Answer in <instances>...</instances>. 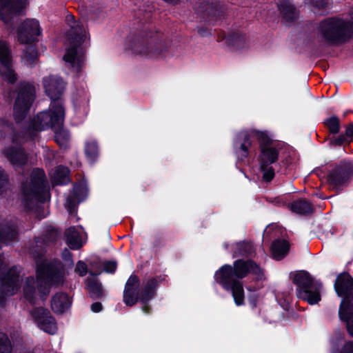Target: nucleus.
I'll return each instance as SVG.
<instances>
[{
	"mask_svg": "<svg viewBox=\"0 0 353 353\" xmlns=\"http://www.w3.org/2000/svg\"><path fill=\"white\" fill-rule=\"evenodd\" d=\"M254 139L261 142V154L259 157L260 170L263 173V179L270 181L274 176L272 164L277 160L279 152L272 143H269V138L265 133L255 130L240 132L234 143L237 160L242 161L248 157Z\"/></svg>",
	"mask_w": 353,
	"mask_h": 353,
	"instance_id": "obj_1",
	"label": "nucleus"
},
{
	"mask_svg": "<svg viewBox=\"0 0 353 353\" xmlns=\"http://www.w3.org/2000/svg\"><path fill=\"white\" fill-rule=\"evenodd\" d=\"M249 273L255 274L259 279L263 276V270L252 261L236 260L234 263V268L230 265L221 267L215 272L214 279L225 290L232 292L235 304L239 306L244 303V291L239 279L244 278Z\"/></svg>",
	"mask_w": 353,
	"mask_h": 353,
	"instance_id": "obj_2",
	"label": "nucleus"
},
{
	"mask_svg": "<svg viewBox=\"0 0 353 353\" xmlns=\"http://www.w3.org/2000/svg\"><path fill=\"white\" fill-rule=\"evenodd\" d=\"M64 272L59 265H53L46 261L37 262V280L33 277L27 278L23 286V294L26 299L31 303L37 292L41 299L49 294L50 288L54 284H59L63 281Z\"/></svg>",
	"mask_w": 353,
	"mask_h": 353,
	"instance_id": "obj_3",
	"label": "nucleus"
},
{
	"mask_svg": "<svg viewBox=\"0 0 353 353\" xmlns=\"http://www.w3.org/2000/svg\"><path fill=\"white\" fill-rule=\"evenodd\" d=\"M66 21L70 27L71 46L67 49L63 59L72 72L79 73L84 66L83 45L89 39L87 28L81 21H75L72 15H68Z\"/></svg>",
	"mask_w": 353,
	"mask_h": 353,
	"instance_id": "obj_4",
	"label": "nucleus"
},
{
	"mask_svg": "<svg viewBox=\"0 0 353 353\" xmlns=\"http://www.w3.org/2000/svg\"><path fill=\"white\" fill-rule=\"evenodd\" d=\"M353 36V22L339 17L327 18L320 22L317 37L324 44L339 46Z\"/></svg>",
	"mask_w": 353,
	"mask_h": 353,
	"instance_id": "obj_5",
	"label": "nucleus"
},
{
	"mask_svg": "<svg viewBox=\"0 0 353 353\" xmlns=\"http://www.w3.org/2000/svg\"><path fill=\"white\" fill-rule=\"evenodd\" d=\"M334 288L339 296H344L340 304L339 318L345 323L347 332L353 336V278L347 273L339 275Z\"/></svg>",
	"mask_w": 353,
	"mask_h": 353,
	"instance_id": "obj_6",
	"label": "nucleus"
},
{
	"mask_svg": "<svg viewBox=\"0 0 353 353\" xmlns=\"http://www.w3.org/2000/svg\"><path fill=\"white\" fill-rule=\"evenodd\" d=\"M290 278L296 285V294L299 299L312 305L317 304L321 300L323 285L308 272L303 270L292 272Z\"/></svg>",
	"mask_w": 353,
	"mask_h": 353,
	"instance_id": "obj_7",
	"label": "nucleus"
},
{
	"mask_svg": "<svg viewBox=\"0 0 353 353\" xmlns=\"http://www.w3.org/2000/svg\"><path fill=\"white\" fill-rule=\"evenodd\" d=\"M57 113L55 114L48 112H40L37 114L32 123V128L36 131L52 128L54 132V139L60 146H65L69 139L68 132L63 128L65 117V110L61 105L57 107Z\"/></svg>",
	"mask_w": 353,
	"mask_h": 353,
	"instance_id": "obj_8",
	"label": "nucleus"
},
{
	"mask_svg": "<svg viewBox=\"0 0 353 353\" xmlns=\"http://www.w3.org/2000/svg\"><path fill=\"white\" fill-rule=\"evenodd\" d=\"M22 193L23 202L30 208L37 203H44L50 199L43 170L37 168L32 171L30 181L23 185Z\"/></svg>",
	"mask_w": 353,
	"mask_h": 353,
	"instance_id": "obj_9",
	"label": "nucleus"
},
{
	"mask_svg": "<svg viewBox=\"0 0 353 353\" xmlns=\"http://www.w3.org/2000/svg\"><path fill=\"white\" fill-rule=\"evenodd\" d=\"M157 280L151 278L141 284L138 278L131 275L127 281L123 292V301L128 305H134L138 301L146 302L155 294Z\"/></svg>",
	"mask_w": 353,
	"mask_h": 353,
	"instance_id": "obj_10",
	"label": "nucleus"
},
{
	"mask_svg": "<svg viewBox=\"0 0 353 353\" xmlns=\"http://www.w3.org/2000/svg\"><path fill=\"white\" fill-rule=\"evenodd\" d=\"M130 49L135 54L153 58L161 54L165 46L157 37H137L131 43Z\"/></svg>",
	"mask_w": 353,
	"mask_h": 353,
	"instance_id": "obj_11",
	"label": "nucleus"
},
{
	"mask_svg": "<svg viewBox=\"0 0 353 353\" xmlns=\"http://www.w3.org/2000/svg\"><path fill=\"white\" fill-rule=\"evenodd\" d=\"M43 83L46 94L52 100L49 110L44 111L43 112L55 114V113H57V107L58 105L63 108L60 96L64 90L65 83L61 78L54 76L45 77Z\"/></svg>",
	"mask_w": 353,
	"mask_h": 353,
	"instance_id": "obj_12",
	"label": "nucleus"
},
{
	"mask_svg": "<svg viewBox=\"0 0 353 353\" xmlns=\"http://www.w3.org/2000/svg\"><path fill=\"white\" fill-rule=\"evenodd\" d=\"M35 96V88L29 83L21 85L14 106V116L16 120L22 119L30 109Z\"/></svg>",
	"mask_w": 353,
	"mask_h": 353,
	"instance_id": "obj_13",
	"label": "nucleus"
},
{
	"mask_svg": "<svg viewBox=\"0 0 353 353\" xmlns=\"http://www.w3.org/2000/svg\"><path fill=\"white\" fill-rule=\"evenodd\" d=\"M31 315L37 327L43 332L53 335L57 332V325L50 312L43 307L35 308Z\"/></svg>",
	"mask_w": 353,
	"mask_h": 353,
	"instance_id": "obj_14",
	"label": "nucleus"
},
{
	"mask_svg": "<svg viewBox=\"0 0 353 353\" xmlns=\"http://www.w3.org/2000/svg\"><path fill=\"white\" fill-rule=\"evenodd\" d=\"M19 274L18 268L14 267L1 279L0 305H3V296L15 294L19 288Z\"/></svg>",
	"mask_w": 353,
	"mask_h": 353,
	"instance_id": "obj_15",
	"label": "nucleus"
},
{
	"mask_svg": "<svg viewBox=\"0 0 353 353\" xmlns=\"http://www.w3.org/2000/svg\"><path fill=\"white\" fill-rule=\"evenodd\" d=\"M27 0H0V19L8 24L26 6Z\"/></svg>",
	"mask_w": 353,
	"mask_h": 353,
	"instance_id": "obj_16",
	"label": "nucleus"
},
{
	"mask_svg": "<svg viewBox=\"0 0 353 353\" xmlns=\"http://www.w3.org/2000/svg\"><path fill=\"white\" fill-rule=\"evenodd\" d=\"M0 63L1 64V73L9 83H14L17 80L16 74L12 69V60L10 50L6 42L0 41Z\"/></svg>",
	"mask_w": 353,
	"mask_h": 353,
	"instance_id": "obj_17",
	"label": "nucleus"
},
{
	"mask_svg": "<svg viewBox=\"0 0 353 353\" xmlns=\"http://www.w3.org/2000/svg\"><path fill=\"white\" fill-rule=\"evenodd\" d=\"M41 34L38 21L27 19L21 24L18 30V39L22 43H29L35 41L36 37Z\"/></svg>",
	"mask_w": 353,
	"mask_h": 353,
	"instance_id": "obj_18",
	"label": "nucleus"
},
{
	"mask_svg": "<svg viewBox=\"0 0 353 353\" xmlns=\"http://www.w3.org/2000/svg\"><path fill=\"white\" fill-rule=\"evenodd\" d=\"M88 194V188L82 184L74 186L73 194L69 196L65 201V207L68 212L70 219L76 216V207L77 204L85 199Z\"/></svg>",
	"mask_w": 353,
	"mask_h": 353,
	"instance_id": "obj_19",
	"label": "nucleus"
},
{
	"mask_svg": "<svg viewBox=\"0 0 353 353\" xmlns=\"http://www.w3.org/2000/svg\"><path fill=\"white\" fill-rule=\"evenodd\" d=\"M82 233L83 228L80 225L70 227L66 230V243L71 249L78 250L82 246Z\"/></svg>",
	"mask_w": 353,
	"mask_h": 353,
	"instance_id": "obj_20",
	"label": "nucleus"
},
{
	"mask_svg": "<svg viewBox=\"0 0 353 353\" xmlns=\"http://www.w3.org/2000/svg\"><path fill=\"white\" fill-rule=\"evenodd\" d=\"M332 353H353V342L346 341L340 332L331 339Z\"/></svg>",
	"mask_w": 353,
	"mask_h": 353,
	"instance_id": "obj_21",
	"label": "nucleus"
},
{
	"mask_svg": "<svg viewBox=\"0 0 353 353\" xmlns=\"http://www.w3.org/2000/svg\"><path fill=\"white\" fill-rule=\"evenodd\" d=\"M71 305L70 297L65 293H57L52 299V309L56 313H63Z\"/></svg>",
	"mask_w": 353,
	"mask_h": 353,
	"instance_id": "obj_22",
	"label": "nucleus"
},
{
	"mask_svg": "<svg viewBox=\"0 0 353 353\" xmlns=\"http://www.w3.org/2000/svg\"><path fill=\"white\" fill-rule=\"evenodd\" d=\"M6 155L14 167L24 165L26 162V155L20 148L8 149Z\"/></svg>",
	"mask_w": 353,
	"mask_h": 353,
	"instance_id": "obj_23",
	"label": "nucleus"
},
{
	"mask_svg": "<svg viewBox=\"0 0 353 353\" xmlns=\"http://www.w3.org/2000/svg\"><path fill=\"white\" fill-rule=\"evenodd\" d=\"M289 243L285 240L275 241L271 247L272 256L276 260H281L285 257L289 251Z\"/></svg>",
	"mask_w": 353,
	"mask_h": 353,
	"instance_id": "obj_24",
	"label": "nucleus"
},
{
	"mask_svg": "<svg viewBox=\"0 0 353 353\" xmlns=\"http://www.w3.org/2000/svg\"><path fill=\"white\" fill-rule=\"evenodd\" d=\"M279 9L287 21H292L296 17V9L290 0H281Z\"/></svg>",
	"mask_w": 353,
	"mask_h": 353,
	"instance_id": "obj_25",
	"label": "nucleus"
},
{
	"mask_svg": "<svg viewBox=\"0 0 353 353\" xmlns=\"http://www.w3.org/2000/svg\"><path fill=\"white\" fill-rule=\"evenodd\" d=\"M52 179L56 185H63L69 182V170L64 166H59L54 171Z\"/></svg>",
	"mask_w": 353,
	"mask_h": 353,
	"instance_id": "obj_26",
	"label": "nucleus"
},
{
	"mask_svg": "<svg viewBox=\"0 0 353 353\" xmlns=\"http://www.w3.org/2000/svg\"><path fill=\"white\" fill-rule=\"evenodd\" d=\"M290 210L297 214H305L313 212V207L311 203L305 200H298L292 203L290 205Z\"/></svg>",
	"mask_w": 353,
	"mask_h": 353,
	"instance_id": "obj_27",
	"label": "nucleus"
},
{
	"mask_svg": "<svg viewBox=\"0 0 353 353\" xmlns=\"http://www.w3.org/2000/svg\"><path fill=\"white\" fill-rule=\"evenodd\" d=\"M91 278L87 279V288L93 298H98L102 294V287L94 274L90 271Z\"/></svg>",
	"mask_w": 353,
	"mask_h": 353,
	"instance_id": "obj_28",
	"label": "nucleus"
},
{
	"mask_svg": "<svg viewBox=\"0 0 353 353\" xmlns=\"http://www.w3.org/2000/svg\"><path fill=\"white\" fill-rule=\"evenodd\" d=\"M232 247L234 250L233 257L249 255L252 252V245L250 243H236Z\"/></svg>",
	"mask_w": 353,
	"mask_h": 353,
	"instance_id": "obj_29",
	"label": "nucleus"
},
{
	"mask_svg": "<svg viewBox=\"0 0 353 353\" xmlns=\"http://www.w3.org/2000/svg\"><path fill=\"white\" fill-rule=\"evenodd\" d=\"M37 59V53L34 46H29L24 52L22 60L24 63L28 66H32L36 63Z\"/></svg>",
	"mask_w": 353,
	"mask_h": 353,
	"instance_id": "obj_30",
	"label": "nucleus"
},
{
	"mask_svg": "<svg viewBox=\"0 0 353 353\" xmlns=\"http://www.w3.org/2000/svg\"><path fill=\"white\" fill-rule=\"evenodd\" d=\"M85 154L91 163L94 161L98 156V146L95 141H92L86 143Z\"/></svg>",
	"mask_w": 353,
	"mask_h": 353,
	"instance_id": "obj_31",
	"label": "nucleus"
},
{
	"mask_svg": "<svg viewBox=\"0 0 353 353\" xmlns=\"http://www.w3.org/2000/svg\"><path fill=\"white\" fill-rule=\"evenodd\" d=\"M349 179V175L342 176L341 173H332L329 176V181L335 185H341L347 181Z\"/></svg>",
	"mask_w": 353,
	"mask_h": 353,
	"instance_id": "obj_32",
	"label": "nucleus"
},
{
	"mask_svg": "<svg viewBox=\"0 0 353 353\" xmlns=\"http://www.w3.org/2000/svg\"><path fill=\"white\" fill-rule=\"evenodd\" d=\"M11 350L10 342L7 336L0 332V353H10Z\"/></svg>",
	"mask_w": 353,
	"mask_h": 353,
	"instance_id": "obj_33",
	"label": "nucleus"
},
{
	"mask_svg": "<svg viewBox=\"0 0 353 353\" xmlns=\"http://www.w3.org/2000/svg\"><path fill=\"white\" fill-rule=\"evenodd\" d=\"M17 233L15 230L8 228L6 230H3L0 234V240L6 243L8 241L14 239L17 237Z\"/></svg>",
	"mask_w": 353,
	"mask_h": 353,
	"instance_id": "obj_34",
	"label": "nucleus"
},
{
	"mask_svg": "<svg viewBox=\"0 0 353 353\" xmlns=\"http://www.w3.org/2000/svg\"><path fill=\"white\" fill-rule=\"evenodd\" d=\"M305 3L309 4L314 8V11L326 8L328 5L327 0H305Z\"/></svg>",
	"mask_w": 353,
	"mask_h": 353,
	"instance_id": "obj_35",
	"label": "nucleus"
},
{
	"mask_svg": "<svg viewBox=\"0 0 353 353\" xmlns=\"http://www.w3.org/2000/svg\"><path fill=\"white\" fill-rule=\"evenodd\" d=\"M325 124L328 127V128L330 129V131L332 133L336 134V133H337L339 132V119L336 117H332L328 119L325 121Z\"/></svg>",
	"mask_w": 353,
	"mask_h": 353,
	"instance_id": "obj_36",
	"label": "nucleus"
},
{
	"mask_svg": "<svg viewBox=\"0 0 353 353\" xmlns=\"http://www.w3.org/2000/svg\"><path fill=\"white\" fill-rule=\"evenodd\" d=\"M103 271L107 273H113L117 269V262L113 261H105L103 263Z\"/></svg>",
	"mask_w": 353,
	"mask_h": 353,
	"instance_id": "obj_37",
	"label": "nucleus"
},
{
	"mask_svg": "<svg viewBox=\"0 0 353 353\" xmlns=\"http://www.w3.org/2000/svg\"><path fill=\"white\" fill-rule=\"evenodd\" d=\"M75 271L81 276L87 273V265L81 261H79L76 265Z\"/></svg>",
	"mask_w": 353,
	"mask_h": 353,
	"instance_id": "obj_38",
	"label": "nucleus"
},
{
	"mask_svg": "<svg viewBox=\"0 0 353 353\" xmlns=\"http://www.w3.org/2000/svg\"><path fill=\"white\" fill-rule=\"evenodd\" d=\"M62 256H63V259L67 261L69 265H72L73 264V262H72V260L71 259V254H70V252L67 250L65 249L63 254H62Z\"/></svg>",
	"mask_w": 353,
	"mask_h": 353,
	"instance_id": "obj_39",
	"label": "nucleus"
},
{
	"mask_svg": "<svg viewBox=\"0 0 353 353\" xmlns=\"http://www.w3.org/2000/svg\"><path fill=\"white\" fill-rule=\"evenodd\" d=\"M91 310L94 312H99L102 310V305L99 302H96L92 304Z\"/></svg>",
	"mask_w": 353,
	"mask_h": 353,
	"instance_id": "obj_40",
	"label": "nucleus"
},
{
	"mask_svg": "<svg viewBox=\"0 0 353 353\" xmlns=\"http://www.w3.org/2000/svg\"><path fill=\"white\" fill-rule=\"evenodd\" d=\"M345 134L347 137H351L353 136V124L350 125L346 130Z\"/></svg>",
	"mask_w": 353,
	"mask_h": 353,
	"instance_id": "obj_41",
	"label": "nucleus"
},
{
	"mask_svg": "<svg viewBox=\"0 0 353 353\" xmlns=\"http://www.w3.org/2000/svg\"><path fill=\"white\" fill-rule=\"evenodd\" d=\"M345 141V138L343 136V137H339L338 139L336 140V143L337 144H341L342 143H343L344 141Z\"/></svg>",
	"mask_w": 353,
	"mask_h": 353,
	"instance_id": "obj_42",
	"label": "nucleus"
},
{
	"mask_svg": "<svg viewBox=\"0 0 353 353\" xmlns=\"http://www.w3.org/2000/svg\"><path fill=\"white\" fill-rule=\"evenodd\" d=\"M349 15L352 20H353V6L349 10Z\"/></svg>",
	"mask_w": 353,
	"mask_h": 353,
	"instance_id": "obj_43",
	"label": "nucleus"
},
{
	"mask_svg": "<svg viewBox=\"0 0 353 353\" xmlns=\"http://www.w3.org/2000/svg\"><path fill=\"white\" fill-rule=\"evenodd\" d=\"M101 272H102L101 270L97 271V272H95L94 275H98V274H101Z\"/></svg>",
	"mask_w": 353,
	"mask_h": 353,
	"instance_id": "obj_44",
	"label": "nucleus"
},
{
	"mask_svg": "<svg viewBox=\"0 0 353 353\" xmlns=\"http://www.w3.org/2000/svg\"><path fill=\"white\" fill-rule=\"evenodd\" d=\"M85 113H86V112H85V108H83V113L82 114V115H81V116L83 117L85 115Z\"/></svg>",
	"mask_w": 353,
	"mask_h": 353,
	"instance_id": "obj_45",
	"label": "nucleus"
},
{
	"mask_svg": "<svg viewBox=\"0 0 353 353\" xmlns=\"http://www.w3.org/2000/svg\"><path fill=\"white\" fill-rule=\"evenodd\" d=\"M143 310L145 312H148L147 311H145V307H143Z\"/></svg>",
	"mask_w": 353,
	"mask_h": 353,
	"instance_id": "obj_46",
	"label": "nucleus"
},
{
	"mask_svg": "<svg viewBox=\"0 0 353 353\" xmlns=\"http://www.w3.org/2000/svg\"><path fill=\"white\" fill-rule=\"evenodd\" d=\"M225 248H228V245L225 244Z\"/></svg>",
	"mask_w": 353,
	"mask_h": 353,
	"instance_id": "obj_47",
	"label": "nucleus"
}]
</instances>
